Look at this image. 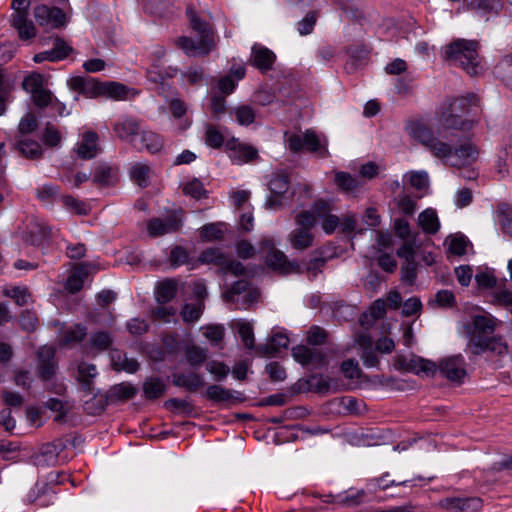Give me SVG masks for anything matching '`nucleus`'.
<instances>
[{
	"instance_id": "f257e3e1",
	"label": "nucleus",
	"mask_w": 512,
	"mask_h": 512,
	"mask_svg": "<svg viewBox=\"0 0 512 512\" xmlns=\"http://www.w3.org/2000/svg\"><path fill=\"white\" fill-rule=\"evenodd\" d=\"M407 131L445 164L460 167L471 164L478 157V149L466 138V132L460 131L457 127H446L443 119H440V126L436 131L420 122L409 124Z\"/></svg>"
},
{
	"instance_id": "f03ea898",
	"label": "nucleus",
	"mask_w": 512,
	"mask_h": 512,
	"mask_svg": "<svg viewBox=\"0 0 512 512\" xmlns=\"http://www.w3.org/2000/svg\"><path fill=\"white\" fill-rule=\"evenodd\" d=\"M187 14L190 19L191 28L197 33V38L181 36L176 40V44L186 55L199 57L208 55L214 48L213 34L207 22L202 21L196 13L188 9Z\"/></svg>"
},
{
	"instance_id": "7ed1b4c3",
	"label": "nucleus",
	"mask_w": 512,
	"mask_h": 512,
	"mask_svg": "<svg viewBox=\"0 0 512 512\" xmlns=\"http://www.w3.org/2000/svg\"><path fill=\"white\" fill-rule=\"evenodd\" d=\"M444 54L448 61L471 76H477L483 71L476 41L457 39L446 46Z\"/></svg>"
},
{
	"instance_id": "20e7f679",
	"label": "nucleus",
	"mask_w": 512,
	"mask_h": 512,
	"mask_svg": "<svg viewBox=\"0 0 512 512\" xmlns=\"http://www.w3.org/2000/svg\"><path fill=\"white\" fill-rule=\"evenodd\" d=\"M479 99L475 94L469 93L465 97L454 99L441 119L445 120L446 127H457L462 132L470 131L477 120L468 118L473 107L478 106Z\"/></svg>"
},
{
	"instance_id": "39448f33",
	"label": "nucleus",
	"mask_w": 512,
	"mask_h": 512,
	"mask_svg": "<svg viewBox=\"0 0 512 512\" xmlns=\"http://www.w3.org/2000/svg\"><path fill=\"white\" fill-rule=\"evenodd\" d=\"M284 143L286 148L294 154L307 151L316 154L318 157H327V140L320 137L314 130L284 133Z\"/></svg>"
},
{
	"instance_id": "423d86ee",
	"label": "nucleus",
	"mask_w": 512,
	"mask_h": 512,
	"mask_svg": "<svg viewBox=\"0 0 512 512\" xmlns=\"http://www.w3.org/2000/svg\"><path fill=\"white\" fill-rule=\"evenodd\" d=\"M143 127L144 125L140 118L129 114H123L120 115L113 123L112 131L118 140L132 146L134 142H137V138L139 137Z\"/></svg>"
},
{
	"instance_id": "0eeeda50",
	"label": "nucleus",
	"mask_w": 512,
	"mask_h": 512,
	"mask_svg": "<svg viewBox=\"0 0 512 512\" xmlns=\"http://www.w3.org/2000/svg\"><path fill=\"white\" fill-rule=\"evenodd\" d=\"M199 260L202 263L217 266L224 275L232 274L239 276L245 272L244 266L239 261L230 258L216 248H209L203 251L199 256Z\"/></svg>"
},
{
	"instance_id": "6e6552de",
	"label": "nucleus",
	"mask_w": 512,
	"mask_h": 512,
	"mask_svg": "<svg viewBox=\"0 0 512 512\" xmlns=\"http://www.w3.org/2000/svg\"><path fill=\"white\" fill-rule=\"evenodd\" d=\"M259 247V252L265 254V263L268 267L282 273H289L294 270L293 263L287 260L282 251L276 249L272 239L263 238L259 242Z\"/></svg>"
},
{
	"instance_id": "1a4fd4ad",
	"label": "nucleus",
	"mask_w": 512,
	"mask_h": 512,
	"mask_svg": "<svg viewBox=\"0 0 512 512\" xmlns=\"http://www.w3.org/2000/svg\"><path fill=\"white\" fill-rule=\"evenodd\" d=\"M259 297V292L252 289L246 280L236 281L231 288L223 293V299L230 303H240L239 308H247Z\"/></svg>"
},
{
	"instance_id": "9d476101",
	"label": "nucleus",
	"mask_w": 512,
	"mask_h": 512,
	"mask_svg": "<svg viewBox=\"0 0 512 512\" xmlns=\"http://www.w3.org/2000/svg\"><path fill=\"white\" fill-rule=\"evenodd\" d=\"M290 188L288 175L285 173H275L269 182L271 196L266 201V206L270 209H278L286 204L287 196Z\"/></svg>"
},
{
	"instance_id": "9b49d317",
	"label": "nucleus",
	"mask_w": 512,
	"mask_h": 512,
	"mask_svg": "<svg viewBox=\"0 0 512 512\" xmlns=\"http://www.w3.org/2000/svg\"><path fill=\"white\" fill-rule=\"evenodd\" d=\"M33 14L36 22L47 29L59 28L66 24V15L60 8L40 4L34 7Z\"/></svg>"
},
{
	"instance_id": "f8f14e48",
	"label": "nucleus",
	"mask_w": 512,
	"mask_h": 512,
	"mask_svg": "<svg viewBox=\"0 0 512 512\" xmlns=\"http://www.w3.org/2000/svg\"><path fill=\"white\" fill-rule=\"evenodd\" d=\"M313 211L326 234H332L340 226V217L333 214V205L322 199L313 202Z\"/></svg>"
},
{
	"instance_id": "ddd939ff",
	"label": "nucleus",
	"mask_w": 512,
	"mask_h": 512,
	"mask_svg": "<svg viewBox=\"0 0 512 512\" xmlns=\"http://www.w3.org/2000/svg\"><path fill=\"white\" fill-rule=\"evenodd\" d=\"M182 224L181 215L172 212L164 218H152L147 222V231L150 236L158 237L176 232Z\"/></svg>"
},
{
	"instance_id": "4468645a",
	"label": "nucleus",
	"mask_w": 512,
	"mask_h": 512,
	"mask_svg": "<svg viewBox=\"0 0 512 512\" xmlns=\"http://www.w3.org/2000/svg\"><path fill=\"white\" fill-rule=\"evenodd\" d=\"M394 366L398 370H405L415 374L424 373L427 376L434 375L438 369L434 362L415 355H411L410 358L397 356Z\"/></svg>"
},
{
	"instance_id": "2eb2a0df",
	"label": "nucleus",
	"mask_w": 512,
	"mask_h": 512,
	"mask_svg": "<svg viewBox=\"0 0 512 512\" xmlns=\"http://www.w3.org/2000/svg\"><path fill=\"white\" fill-rule=\"evenodd\" d=\"M469 347L473 354L479 355L483 352L490 351L497 355H503L507 353L508 346L501 339L497 337L482 339L478 336L472 335Z\"/></svg>"
},
{
	"instance_id": "dca6fc26",
	"label": "nucleus",
	"mask_w": 512,
	"mask_h": 512,
	"mask_svg": "<svg viewBox=\"0 0 512 512\" xmlns=\"http://www.w3.org/2000/svg\"><path fill=\"white\" fill-rule=\"evenodd\" d=\"M69 89L88 98H94L103 91V84L87 76H74L67 80Z\"/></svg>"
},
{
	"instance_id": "f3484780",
	"label": "nucleus",
	"mask_w": 512,
	"mask_h": 512,
	"mask_svg": "<svg viewBox=\"0 0 512 512\" xmlns=\"http://www.w3.org/2000/svg\"><path fill=\"white\" fill-rule=\"evenodd\" d=\"M464 358L460 355L446 358L439 365L442 376L453 382H461L466 376Z\"/></svg>"
},
{
	"instance_id": "a211bd4d",
	"label": "nucleus",
	"mask_w": 512,
	"mask_h": 512,
	"mask_svg": "<svg viewBox=\"0 0 512 512\" xmlns=\"http://www.w3.org/2000/svg\"><path fill=\"white\" fill-rule=\"evenodd\" d=\"M39 375L44 381L52 378L56 371L54 361L55 349L52 346L44 345L37 352Z\"/></svg>"
},
{
	"instance_id": "6ab92c4d",
	"label": "nucleus",
	"mask_w": 512,
	"mask_h": 512,
	"mask_svg": "<svg viewBox=\"0 0 512 512\" xmlns=\"http://www.w3.org/2000/svg\"><path fill=\"white\" fill-rule=\"evenodd\" d=\"M503 0H470L467 4L468 9L476 13L481 18H489L499 14L503 8Z\"/></svg>"
},
{
	"instance_id": "aec40b11",
	"label": "nucleus",
	"mask_w": 512,
	"mask_h": 512,
	"mask_svg": "<svg viewBox=\"0 0 512 512\" xmlns=\"http://www.w3.org/2000/svg\"><path fill=\"white\" fill-rule=\"evenodd\" d=\"M132 147L136 150H146L153 154L162 149L163 142L159 135L144 126L137 138V142H134Z\"/></svg>"
},
{
	"instance_id": "412c9836",
	"label": "nucleus",
	"mask_w": 512,
	"mask_h": 512,
	"mask_svg": "<svg viewBox=\"0 0 512 512\" xmlns=\"http://www.w3.org/2000/svg\"><path fill=\"white\" fill-rule=\"evenodd\" d=\"M9 21L21 40H30L37 35L36 26L29 19V14H11Z\"/></svg>"
},
{
	"instance_id": "4be33fe9",
	"label": "nucleus",
	"mask_w": 512,
	"mask_h": 512,
	"mask_svg": "<svg viewBox=\"0 0 512 512\" xmlns=\"http://www.w3.org/2000/svg\"><path fill=\"white\" fill-rule=\"evenodd\" d=\"M275 58V54L266 47L256 44L252 47L250 62L261 71L271 69Z\"/></svg>"
},
{
	"instance_id": "5701e85b",
	"label": "nucleus",
	"mask_w": 512,
	"mask_h": 512,
	"mask_svg": "<svg viewBox=\"0 0 512 512\" xmlns=\"http://www.w3.org/2000/svg\"><path fill=\"white\" fill-rule=\"evenodd\" d=\"M64 448L62 443H46L35 456L37 466H54L58 462V454Z\"/></svg>"
},
{
	"instance_id": "b1692460",
	"label": "nucleus",
	"mask_w": 512,
	"mask_h": 512,
	"mask_svg": "<svg viewBox=\"0 0 512 512\" xmlns=\"http://www.w3.org/2000/svg\"><path fill=\"white\" fill-rule=\"evenodd\" d=\"M173 384L194 392L205 385L203 377L196 372H180L173 374Z\"/></svg>"
},
{
	"instance_id": "393cba45",
	"label": "nucleus",
	"mask_w": 512,
	"mask_h": 512,
	"mask_svg": "<svg viewBox=\"0 0 512 512\" xmlns=\"http://www.w3.org/2000/svg\"><path fill=\"white\" fill-rule=\"evenodd\" d=\"M294 359L302 365L320 366L323 363V357L320 355L316 348L300 345L292 349Z\"/></svg>"
},
{
	"instance_id": "a878e982",
	"label": "nucleus",
	"mask_w": 512,
	"mask_h": 512,
	"mask_svg": "<svg viewBox=\"0 0 512 512\" xmlns=\"http://www.w3.org/2000/svg\"><path fill=\"white\" fill-rule=\"evenodd\" d=\"M288 241L292 248L303 251L310 248L313 245L314 235L313 233L305 228H296L291 231L288 235Z\"/></svg>"
},
{
	"instance_id": "bb28decb",
	"label": "nucleus",
	"mask_w": 512,
	"mask_h": 512,
	"mask_svg": "<svg viewBox=\"0 0 512 512\" xmlns=\"http://www.w3.org/2000/svg\"><path fill=\"white\" fill-rule=\"evenodd\" d=\"M98 136L93 131H88L82 135L81 141L77 146V153L83 159H91L97 154Z\"/></svg>"
},
{
	"instance_id": "cd10ccee",
	"label": "nucleus",
	"mask_w": 512,
	"mask_h": 512,
	"mask_svg": "<svg viewBox=\"0 0 512 512\" xmlns=\"http://www.w3.org/2000/svg\"><path fill=\"white\" fill-rule=\"evenodd\" d=\"M227 146L231 150L230 158L237 163L251 161L257 156V151L254 148L236 140L229 142Z\"/></svg>"
},
{
	"instance_id": "c85d7f7f",
	"label": "nucleus",
	"mask_w": 512,
	"mask_h": 512,
	"mask_svg": "<svg viewBox=\"0 0 512 512\" xmlns=\"http://www.w3.org/2000/svg\"><path fill=\"white\" fill-rule=\"evenodd\" d=\"M111 363L114 370L127 373H135L140 366L135 358L128 357L127 354L120 351H113L111 353Z\"/></svg>"
},
{
	"instance_id": "c756f323",
	"label": "nucleus",
	"mask_w": 512,
	"mask_h": 512,
	"mask_svg": "<svg viewBox=\"0 0 512 512\" xmlns=\"http://www.w3.org/2000/svg\"><path fill=\"white\" fill-rule=\"evenodd\" d=\"M418 224L427 234H436L440 229L438 215L432 208H427L419 214Z\"/></svg>"
},
{
	"instance_id": "7c9ffc66",
	"label": "nucleus",
	"mask_w": 512,
	"mask_h": 512,
	"mask_svg": "<svg viewBox=\"0 0 512 512\" xmlns=\"http://www.w3.org/2000/svg\"><path fill=\"white\" fill-rule=\"evenodd\" d=\"M357 343L363 349L361 358L365 366L372 368L376 367L379 363L378 356L374 350H372V342L370 337L363 333L357 337Z\"/></svg>"
},
{
	"instance_id": "2f4dec72",
	"label": "nucleus",
	"mask_w": 512,
	"mask_h": 512,
	"mask_svg": "<svg viewBox=\"0 0 512 512\" xmlns=\"http://www.w3.org/2000/svg\"><path fill=\"white\" fill-rule=\"evenodd\" d=\"M136 388L130 383H119L113 385L107 394L110 402L124 401L133 398L136 395Z\"/></svg>"
},
{
	"instance_id": "473e14b6",
	"label": "nucleus",
	"mask_w": 512,
	"mask_h": 512,
	"mask_svg": "<svg viewBox=\"0 0 512 512\" xmlns=\"http://www.w3.org/2000/svg\"><path fill=\"white\" fill-rule=\"evenodd\" d=\"M117 181V169L108 165L101 164L97 166L93 175V182L103 185L111 186Z\"/></svg>"
},
{
	"instance_id": "72a5a7b5",
	"label": "nucleus",
	"mask_w": 512,
	"mask_h": 512,
	"mask_svg": "<svg viewBox=\"0 0 512 512\" xmlns=\"http://www.w3.org/2000/svg\"><path fill=\"white\" fill-rule=\"evenodd\" d=\"M289 345L288 337L283 333H275L269 343L260 345L257 350L261 355H273L279 352L282 348H287Z\"/></svg>"
},
{
	"instance_id": "f704fd0d",
	"label": "nucleus",
	"mask_w": 512,
	"mask_h": 512,
	"mask_svg": "<svg viewBox=\"0 0 512 512\" xmlns=\"http://www.w3.org/2000/svg\"><path fill=\"white\" fill-rule=\"evenodd\" d=\"M131 180L140 187H147L152 176V170L145 163H134L129 171Z\"/></svg>"
},
{
	"instance_id": "c9c22d12",
	"label": "nucleus",
	"mask_w": 512,
	"mask_h": 512,
	"mask_svg": "<svg viewBox=\"0 0 512 512\" xmlns=\"http://www.w3.org/2000/svg\"><path fill=\"white\" fill-rule=\"evenodd\" d=\"M166 391V384L159 377H149L143 383V392L147 399H157Z\"/></svg>"
},
{
	"instance_id": "e433bc0d",
	"label": "nucleus",
	"mask_w": 512,
	"mask_h": 512,
	"mask_svg": "<svg viewBox=\"0 0 512 512\" xmlns=\"http://www.w3.org/2000/svg\"><path fill=\"white\" fill-rule=\"evenodd\" d=\"M329 249L326 247H321L315 250L307 264V272L312 274L313 277L317 275L318 272L321 271V268L325 265L327 260L331 257L329 255Z\"/></svg>"
},
{
	"instance_id": "4c0bfd02",
	"label": "nucleus",
	"mask_w": 512,
	"mask_h": 512,
	"mask_svg": "<svg viewBox=\"0 0 512 512\" xmlns=\"http://www.w3.org/2000/svg\"><path fill=\"white\" fill-rule=\"evenodd\" d=\"M496 222L503 233L512 236V209L506 203H501L497 207Z\"/></svg>"
},
{
	"instance_id": "58836bf2",
	"label": "nucleus",
	"mask_w": 512,
	"mask_h": 512,
	"mask_svg": "<svg viewBox=\"0 0 512 512\" xmlns=\"http://www.w3.org/2000/svg\"><path fill=\"white\" fill-rule=\"evenodd\" d=\"M177 292V283L174 280L168 279L158 284L155 295L156 300L160 304H165L171 301Z\"/></svg>"
},
{
	"instance_id": "ea45409f",
	"label": "nucleus",
	"mask_w": 512,
	"mask_h": 512,
	"mask_svg": "<svg viewBox=\"0 0 512 512\" xmlns=\"http://www.w3.org/2000/svg\"><path fill=\"white\" fill-rule=\"evenodd\" d=\"M469 241L462 234H453L446 238L445 244L448 246V253L462 256L466 253V248Z\"/></svg>"
},
{
	"instance_id": "a19ab883",
	"label": "nucleus",
	"mask_w": 512,
	"mask_h": 512,
	"mask_svg": "<svg viewBox=\"0 0 512 512\" xmlns=\"http://www.w3.org/2000/svg\"><path fill=\"white\" fill-rule=\"evenodd\" d=\"M208 357V350L196 345L188 346L185 350V359L193 367L201 366Z\"/></svg>"
},
{
	"instance_id": "79ce46f5",
	"label": "nucleus",
	"mask_w": 512,
	"mask_h": 512,
	"mask_svg": "<svg viewBox=\"0 0 512 512\" xmlns=\"http://www.w3.org/2000/svg\"><path fill=\"white\" fill-rule=\"evenodd\" d=\"M231 114L234 115L236 121L240 125H250L256 118V112L250 105H239L231 110Z\"/></svg>"
},
{
	"instance_id": "37998d69",
	"label": "nucleus",
	"mask_w": 512,
	"mask_h": 512,
	"mask_svg": "<svg viewBox=\"0 0 512 512\" xmlns=\"http://www.w3.org/2000/svg\"><path fill=\"white\" fill-rule=\"evenodd\" d=\"M334 181L335 184L345 192H354L361 186V183L357 178L342 171L335 174Z\"/></svg>"
},
{
	"instance_id": "c03bdc74",
	"label": "nucleus",
	"mask_w": 512,
	"mask_h": 512,
	"mask_svg": "<svg viewBox=\"0 0 512 512\" xmlns=\"http://www.w3.org/2000/svg\"><path fill=\"white\" fill-rule=\"evenodd\" d=\"M202 335L211 343V345H219L225 334V328L220 324H211L201 327Z\"/></svg>"
},
{
	"instance_id": "a18cd8bd",
	"label": "nucleus",
	"mask_w": 512,
	"mask_h": 512,
	"mask_svg": "<svg viewBox=\"0 0 512 512\" xmlns=\"http://www.w3.org/2000/svg\"><path fill=\"white\" fill-rule=\"evenodd\" d=\"M112 343V336L109 332L99 331L92 333L89 338V346L91 350H106Z\"/></svg>"
},
{
	"instance_id": "49530a36",
	"label": "nucleus",
	"mask_w": 512,
	"mask_h": 512,
	"mask_svg": "<svg viewBox=\"0 0 512 512\" xmlns=\"http://www.w3.org/2000/svg\"><path fill=\"white\" fill-rule=\"evenodd\" d=\"M61 201L65 208L78 215H87L90 211L89 205L70 195L61 196Z\"/></svg>"
},
{
	"instance_id": "de8ad7c7",
	"label": "nucleus",
	"mask_w": 512,
	"mask_h": 512,
	"mask_svg": "<svg viewBox=\"0 0 512 512\" xmlns=\"http://www.w3.org/2000/svg\"><path fill=\"white\" fill-rule=\"evenodd\" d=\"M237 333L239 334L244 346L247 349H253L254 346V333L253 327L250 322L239 320L236 323Z\"/></svg>"
},
{
	"instance_id": "09e8293b",
	"label": "nucleus",
	"mask_w": 512,
	"mask_h": 512,
	"mask_svg": "<svg viewBox=\"0 0 512 512\" xmlns=\"http://www.w3.org/2000/svg\"><path fill=\"white\" fill-rule=\"evenodd\" d=\"M19 152L27 158L35 159L41 156V146L37 141L21 139L18 141Z\"/></svg>"
},
{
	"instance_id": "8fccbe9b",
	"label": "nucleus",
	"mask_w": 512,
	"mask_h": 512,
	"mask_svg": "<svg viewBox=\"0 0 512 512\" xmlns=\"http://www.w3.org/2000/svg\"><path fill=\"white\" fill-rule=\"evenodd\" d=\"M86 271L83 268H76L67 278L65 288L70 293H76L83 287Z\"/></svg>"
},
{
	"instance_id": "3c124183",
	"label": "nucleus",
	"mask_w": 512,
	"mask_h": 512,
	"mask_svg": "<svg viewBox=\"0 0 512 512\" xmlns=\"http://www.w3.org/2000/svg\"><path fill=\"white\" fill-rule=\"evenodd\" d=\"M79 380L85 390L91 389V379L97 375V369L94 364L82 362L78 366Z\"/></svg>"
},
{
	"instance_id": "603ef678",
	"label": "nucleus",
	"mask_w": 512,
	"mask_h": 512,
	"mask_svg": "<svg viewBox=\"0 0 512 512\" xmlns=\"http://www.w3.org/2000/svg\"><path fill=\"white\" fill-rule=\"evenodd\" d=\"M206 397L214 402H228L233 399L232 392L219 385H210L206 389Z\"/></svg>"
},
{
	"instance_id": "864d4df0",
	"label": "nucleus",
	"mask_w": 512,
	"mask_h": 512,
	"mask_svg": "<svg viewBox=\"0 0 512 512\" xmlns=\"http://www.w3.org/2000/svg\"><path fill=\"white\" fill-rule=\"evenodd\" d=\"M44 76L40 73H31L22 82L23 89L33 95L44 87Z\"/></svg>"
},
{
	"instance_id": "5fc2aeb1",
	"label": "nucleus",
	"mask_w": 512,
	"mask_h": 512,
	"mask_svg": "<svg viewBox=\"0 0 512 512\" xmlns=\"http://www.w3.org/2000/svg\"><path fill=\"white\" fill-rule=\"evenodd\" d=\"M129 89L118 82H111L107 84H103L102 94H107L110 98L115 100H123L127 98Z\"/></svg>"
},
{
	"instance_id": "6e6d98bb",
	"label": "nucleus",
	"mask_w": 512,
	"mask_h": 512,
	"mask_svg": "<svg viewBox=\"0 0 512 512\" xmlns=\"http://www.w3.org/2000/svg\"><path fill=\"white\" fill-rule=\"evenodd\" d=\"M317 222L318 217H316V214L313 211V205L311 206L310 211L304 210L295 216V224L298 228H305L311 231Z\"/></svg>"
},
{
	"instance_id": "4d7b16f0",
	"label": "nucleus",
	"mask_w": 512,
	"mask_h": 512,
	"mask_svg": "<svg viewBox=\"0 0 512 512\" xmlns=\"http://www.w3.org/2000/svg\"><path fill=\"white\" fill-rule=\"evenodd\" d=\"M472 324L474 329L482 334L492 333L495 328L494 319L487 315H475Z\"/></svg>"
},
{
	"instance_id": "13d9d810",
	"label": "nucleus",
	"mask_w": 512,
	"mask_h": 512,
	"mask_svg": "<svg viewBox=\"0 0 512 512\" xmlns=\"http://www.w3.org/2000/svg\"><path fill=\"white\" fill-rule=\"evenodd\" d=\"M292 194L295 197L297 207H304L312 198V189L310 185L300 183L296 186Z\"/></svg>"
},
{
	"instance_id": "bf43d9fd",
	"label": "nucleus",
	"mask_w": 512,
	"mask_h": 512,
	"mask_svg": "<svg viewBox=\"0 0 512 512\" xmlns=\"http://www.w3.org/2000/svg\"><path fill=\"white\" fill-rule=\"evenodd\" d=\"M60 189L54 184H44L37 189V197L45 203H52L58 196Z\"/></svg>"
},
{
	"instance_id": "052dcab7",
	"label": "nucleus",
	"mask_w": 512,
	"mask_h": 512,
	"mask_svg": "<svg viewBox=\"0 0 512 512\" xmlns=\"http://www.w3.org/2000/svg\"><path fill=\"white\" fill-rule=\"evenodd\" d=\"M203 311V304L201 302L186 304L181 312L184 322L190 323L198 320Z\"/></svg>"
},
{
	"instance_id": "680f3d73",
	"label": "nucleus",
	"mask_w": 512,
	"mask_h": 512,
	"mask_svg": "<svg viewBox=\"0 0 512 512\" xmlns=\"http://www.w3.org/2000/svg\"><path fill=\"white\" fill-rule=\"evenodd\" d=\"M206 370L213 374L218 381L224 380L230 372L229 367L223 362L210 361L206 364Z\"/></svg>"
},
{
	"instance_id": "e2e57ef3",
	"label": "nucleus",
	"mask_w": 512,
	"mask_h": 512,
	"mask_svg": "<svg viewBox=\"0 0 512 512\" xmlns=\"http://www.w3.org/2000/svg\"><path fill=\"white\" fill-rule=\"evenodd\" d=\"M86 336V328L81 325H74L70 327L64 336V342L66 344H74L82 341Z\"/></svg>"
},
{
	"instance_id": "0e129e2a",
	"label": "nucleus",
	"mask_w": 512,
	"mask_h": 512,
	"mask_svg": "<svg viewBox=\"0 0 512 512\" xmlns=\"http://www.w3.org/2000/svg\"><path fill=\"white\" fill-rule=\"evenodd\" d=\"M183 192L195 199H200L206 194V190L204 189L202 182L198 179H193L186 183L183 187Z\"/></svg>"
},
{
	"instance_id": "69168bd1",
	"label": "nucleus",
	"mask_w": 512,
	"mask_h": 512,
	"mask_svg": "<svg viewBox=\"0 0 512 512\" xmlns=\"http://www.w3.org/2000/svg\"><path fill=\"white\" fill-rule=\"evenodd\" d=\"M397 255L403 258L406 263L414 264L415 262V244L414 239L405 240L402 246L397 250Z\"/></svg>"
},
{
	"instance_id": "338daca9",
	"label": "nucleus",
	"mask_w": 512,
	"mask_h": 512,
	"mask_svg": "<svg viewBox=\"0 0 512 512\" xmlns=\"http://www.w3.org/2000/svg\"><path fill=\"white\" fill-rule=\"evenodd\" d=\"M317 21L315 12L308 13L301 21L297 23V30L300 35L305 36L310 34Z\"/></svg>"
},
{
	"instance_id": "774afa93",
	"label": "nucleus",
	"mask_w": 512,
	"mask_h": 512,
	"mask_svg": "<svg viewBox=\"0 0 512 512\" xmlns=\"http://www.w3.org/2000/svg\"><path fill=\"white\" fill-rule=\"evenodd\" d=\"M205 142L212 148H219L224 142V137L217 128L209 126L206 129Z\"/></svg>"
}]
</instances>
